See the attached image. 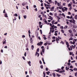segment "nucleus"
<instances>
[{
  "label": "nucleus",
  "mask_w": 77,
  "mask_h": 77,
  "mask_svg": "<svg viewBox=\"0 0 77 77\" xmlns=\"http://www.w3.org/2000/svg\"><path fill=\"white\" fill-rule=\"evenodd\" d=\"M70 68H73V66H70Z\"/></svg>",
  "instance_id": "bf43d9fd"
},
{
  "label": "nucleus",
  "mask_w": 77,
  "mask_h": 77,
  "mask_svg": "<svg viewBox=\"0 0 77 77\" xmlns=\"http://www.w3.org/2000/svg\"><path fill=\"white\" fill-rule=\"evenodd\" d=\"M50 15H53V13H52L51 12H50L49 13Z\"/></svg>",
  "instance_id": "79ce46f5"
},
{
  "label": "nucleus",
  "mask_w": 77,
  "mask_h": 77,
  "mask_svg": "<svg viewBox=\"0 0 77 77\" xmlns=\"http://www.w3.org/2000/svg\"><path fill=\"white\" fill-rule=\"evenodd\" d=\"M54 27V25H52V26L51 27L50 29V31L49 33V34H51V30H52V28H53Z\"/></svg>",
  "instance_id": "f257e3e1"
},
{
  "label": "nucleus",
  "mask_w": 77,
  "mask_h": 77,
  "mask_svg": "<svg viewBox=\"0 0 77 77\" xmlns=\"http://www.w3.org/2000/svg\"><path fill=\"white\" fill-rule=\"evenodd\" d=\"M69 33H71L72 32V30L71 29H70L69 30Z\"/></svg>",
  "instance_id": "dca6fc26"
},
{
  "label": "nucleus",
  "mask_w": 77,
  "mask_h": 77,
  "mask_svg": "<svg viewBox=\"0 0 77 77\" xmlns=\"http://www.w3.org/2000/svg\"><path fill=\"white\" fill-rule=\"evenodd\" d=\"M71 37H73V34L72 33H71Z\"/></svg>",
  "instance_id": "e2e57ef3"
},
{
  "label": "nucleus",
  "mask_w": 77,
  "mask_h": 77,
  "mask_svg": "<svg viewBox=\"0 0 77 77\" xmlns=\"http://www.w3.org/2000/svg\"><path fill=\"white\" fill-rule=\"evenodd\" d=\"M66 18H68L69 19L70 18V17L69 16H66Z\"/></svg>",
  "instance_id": "4d7b16f0"
},
{
  "label": "nucleus",
  "mask_w": 77,
  "mask_h": 77,
  "mask_svg": "<svg viewBox=\"0 0 77 77\" xmlns=\"http://www.w3.org/2000/svg\"><path fill=\"white\" fill-rule=\"evenodd\" d=\"M71 6V4H69L68 5V7H70Z\"/></svg>",
  "instance_id": "58836bf2"
},
{
  "label": "nucleus",
  "mask_w": 77,
  "mask_h": 77,
  "mask_svg": "<svg viewBox=\"0 0 77 77\" xmlns=\"http://www.w3.org/2000/svg\"><path fill=\"white\" fill-rule=\"evenodd\" d=\"M40 54L42 56V51H41V52L40 53Z\"/></svg>",
  "instance_id": "774afa93"
},
{
  "label": "nucleus",
  "mask_w": 77,
  "mask_h": 77,
  "mask_svg": "<svg viewBox=\"0 0 77 77\" xmlns=\"http://www.w3.org/2000/svg\"><path fill=\"white\" fill-rule=\"evenodd\" d=\"M65 42H66V45H67V47L68 48L69 47V43L67 42H66V40H65Z\"/></svg>",
  "instance_id": "7ed1b4c3"
},
{
  "label": "nucleus",
  "mask_w": 77,
  "mask_h": 77,
  "mask_svg": "<svg viewBox=\"0 0 77 77\" xmlns=\"http://www.w3.org/2000/svg\"><path fill=\"white\" fill-rule=\"evenodd\" d=\"M57 5L58 6H60V3L58 2V3L57 4Z\"/></svg>",
  "instance_id": "c85d7f7f"
},
{
  "label": "nucleus",
  "mask_w": 77,
  "mask_h": 77,
  "mask_svg": "<svg viewBox=\"0 0 77 77\" xmlns=\"http://www.w3.org/2000/svg\"><path fill=\"white\" fill-rule=\"evenodd\" d=\"M68 50H69V51H71V48L68 47Z\"/></svg>",
  "instance_id": "0e129e2a"
},
{
  "label": "nucleus",
  "mask_w": 77,
  "mask_h": 77,
  "mask_svg": "<svg viewBox=\"0 0 77 77\" xmlns=\"http://www.w3.org/2000/svg\"><path fill=\"white\" fill-rule=\"evenodd\" d=\"M72 2L73 4H76V3H75V1H74V0H72Z\"/></svg>",
  "instance_id": "f3484780"
},
{
  "label": "nucleus",
  "mask_w": 77,
  "mask_h": 77,
  "mask_svg": "<svg viewBox=\"0 0 77 77\" xmlns=\"http://www.w3.org/2000/svg\"><path fill=\"white\" fill-rule=\"evenodd\" d=\"M52 75H53V76L54 77H56V74L55 73H54L52 74Z\"/></svg>",
  "instance_id": "a211bd4d"
},
{
  "label": "nucleus",
  "mask_w": 77,
  "mask_h": 77,
  "mask_svg": "<svg viewBox=\"0 0 77 77\" xmlns=\"http://www.w3.org/2000/svg\"><path fill=\"white\" fill-rule=\"evenodd\" d=\"M2 43L3 44H6V38H4L2 42Z\"/></svg>",
  "instance_id": "f03ea898"
},
{
  "label": "nucleus",
  "mask_w": 77,
  "mask_h": 77,
  "mask_svg": "<svg viewBox=\"0 0 77 77\" xmlns=\"http://www.w3.org/2000/svg\"><path fill=\"white\" fill-rule=\"evenodd\" d=\"M39 27H40V28H42V25H39Z\"/></svg>",
  "instance_id": "cd10ccee"
},
{
  "label": "nucleus",
  "mask_w": 77,
  "mask_h": 77,
  "mask_svg": "<svg viewBox=\"0 0 77 77\" xmlns=\"http://www.w3.org/2000/svg\"><path fill=\"white\" fill-rule=\"evenodd\" d=\"M23 17L24 19H26V18H27V16L26 15L24 16Z\"/></svg>",
  "instance_id": "2f4dec72"
},
{
  "label": "nucleus",
  "mask_w": 77,
  "mask_h": 77,
  "mask_svg": "<svg viewBox=\"0 0 77 77\" xmlns=\"http://www.w3.org/2000/svg\"><path fill=\"white\" fill-rule=\"evenodd\" d=\"M44 47L43 46H42L41 48H42V49H44Z\"/></svg>",
  "instance_id": "69168bd1"
},
{
  "label": "nucleus",
  "mask_w": 77,
  "mask_h": 77,
  "mask_svg": "<svg viewBox=\"0 0 77 77\" xmlns=\"http://www.w3.org/2000/svg\"><path fill=\"white\" fill-rule=\"evenodd\" d=\"M34 48V46L32 45L31 46V49L32 50H33Z\"/></svg>",
  "instance_id": "2eb2a0df"
},
{
  "label": "nucleus",
  "mask_w": 77,
  "mask_h": 77,
  "mask_svg": "<svg viewBox=\"0 0 77 77\" xmlns=\"http://www.w3.org/2000/svg\"><path fill=\"white\" fill-rule=\"evenodd\" d=\"M29 73L30 74H32V72L30 71H29Z\"/></svg>",
  "instance_id": "3c124183"
},
{
  "label": "nucleus",
  "mask_w": 77,
  "mask_h": 77,
  "mask_svg": "<svg viewBox=\"0 0 77 77\" xmlns=\"http://www.w3.org/2000/svg\"><path fill=\"white\" fill-rule=\"evenodd\" d=\"M65 72V70H63L60 71L59 72V73H62L63 72Z\"/></svg>",
  "instance_id": "39448f33"
},
{
  "label": "nucleus",
  "mask_w": 77,
  "mask_h": 77,
  "mask_svg": "<svg viewBox=\"0 0 77 77\" xmlns=\"http://www.w3.org/2000/svg\"><path fill=\"white\" fill-rule=\"evenodd\" d=\"M56 75L57 76H58V77H60V76H61V75H59L58 74H57Z\"/></svg>",
  "instance_id": "393cba45"
},
{
  "label": "nucleus",
  "mask_w": 77,
  "mask_h": 77,
  "mask_svg": "<svg viewBox=\"0 0 77 77\" xmlns=\"http://www.w3.org/2000/svg\"><path fill=\"white\" fill-rule=\"evenodd\" d=\"M61 9H62V11H63V12H65V9H64V8H62Z\"/></svg>",
  "instance_id": "9b49d317"
},
{
  "label": "nucleus",
  "mask_w": 77,
  "mask_h": 77,
  "mask_svg": "<svg viewBox=\"0 0 77 77\" xmlns=\"http://www.w3.org/2000/svg\"><path fill=\"white\" fill-rule=\"evenodd\" d=\"M44 45H47V43L46 42L44 44Z\"/></svg>",
  "instance_id": "680f3d73"
},
{
  "label": "nucleus",
  "mask_w": 77,
  "mask_h": 77,
  "mask_svg": "<svg viewBox=\"0 0 77 77\" xmlns=\"http://www.w3.org/2000/svg\"><path fill=\"white\" fill-rule=\"evenodd\" d=\"M14 16H15V17H17L18 14H14Z\"/></svg>",
  "instance_id": "c756f323"
},
{
  "label": "nucleus",
  "mask_w": 77,
  "mask_h": 77,
  "mask_svg": "<svg viewBox=\"0 0 77 77\" xmlns=\"http://www.w3.org/2000/svg\"><path fill=\"white\" fill-rule=\"evenodd\" d=\"M66 5V3H63V6H65Z\"/></svg>",
  "instance_id": "6e6d98bb"
},
{
  "label": "nucleus",
  "mask_w": 77,
  "mask_h": 77,
  "mask_svg": "<svg viewBox=\"0 0 77 77\" xmlns=\"http://www.w3.org/2000/svg\"><path fill=\"white\" fill-rule=\"evenodd\" d=\"M40 67L41 68V69H43V66L42 65L40 66Z\"/></svg>",
  "instance_id": "37998d69"
},
{
  "label": "nucleus",
  "mask_w": 77,
  "mask_h": 77,
  "mask_svg": "<svg viewBox=\"0 0 77 77\" xmlns=\"http://www.w3.org/2000/svg\"><path fill=\"white\" fill-rule=\"evenodd\" d=\"M30 42L31 44H33V40H32V39H30Z\"/></svg>",
  "instance_id": "4468645a"
},
{
  "label": "nucleus",
  "mask_w": 77,
  "mask_h": 77,
  "mask_svg": "<svg viewBox=\"0 0 77 77\" xmlns=\"http://www.w3.org/2000/svg\"><path fill=\"white\" fill-rule=\"evenodd\" d=\"M38 23L39 24V25H41V24H42V23L41 22H39Z\"/></svg>",
  "instance_id": "603ef678"
},
{
  "label": "nucleus",
  "mask_w": 77,
  "mask_h": 77,
  "mask_svg": "<svg viewBox=\"0 0 77 77\" xmlns=\"http://www.w3.org/2000/svg\"><path fill=\"white\" fill-rule=\"evenodd\" d=\"M57 3H58V2H57V1H55V5H57Z\"/></svg>",
  "instance_id": "473e14b6"
},
{
  "label": "nucleus",
  "mask_w": 77,
  "mask_h": 77,
  "mask_svg": "<svg viewBox=\"0 0 77 77\" xmlns=\"http://www.w3.org/2000/svg\"><path fill=\"white\" fill-rule=\"evenodd\" d=\"M5 48H8V47H7V46H5L4 47Z\"/></svg>",
  "instance_id": "338daca9"
},
{
  "label": "nucleus",
  "mask_w": 77,
  "mask_h": 77,
  "mask_svg": "<svg viewBox=\"0 0 77 77\" xmlns=\"http://www.w3.org/2000/svg\"><path fill=\"white\" fill-rule=\"evenodd\" d=\"M40 32L41 34H42V30H40Z\"/></svg>",
  "instance_id": "09e8293b"
},
{
  "label": "nucleus",
  "mask_w": 77,
  "mask_h": 77,
  "mask_svg": "<svg viewBox=\"0 0 77 77\" xmlns=\"http://www.w3.org/2000/svg\"><path fill=\"white\" fill-rule=\"evenodd\" d=\"M46 74L48 75H49V74H50V72L49 71L47 72H46Z\"/></svg>",
  "instance_id": "412c9836"
},
{
  "label": "nucleus",
  "mask_w": 77,
  "mask_h": 77,
  "mask_svg": "<svg viewBox=\"0 0 77 77\" xmlns=\"http://www.w3.org/2000/svg\"><path fill=\"white\" fill-rule=\"evenodd\" d=\"M73 41L74 42H76V41H77V39H74L73 40Z\"/></svg>",
  "instance_id": "49530a36"
},
{
  "label": "nucleus",
  "mask_w": 77,
  "mask_h": 77,
  "mask_svg": "<svg viewBox=\"0 0 77 77\" xmlns=\"http://www.w3.org/2000/svg\"><path fill=\"white\" fill-rule=\"evenodd\" d=\"M61 32H62V33H64L65 32H64V30L63 29H61Z\"/></svg>",
  "instance_id": "5701e85b"
},
{
  "label": "nucleus",
  "mask_w": 77,
  "mask_h": 77,
  "mask_svg": "<svg viewBox=\"0 0 77 77\" xmlns=\"http://www.w3.org/2000/svg\"><path fill=\"white\" fill-rule=\"evenodd\" d=\"M43 38L45 40H46V39H47V38L45 37H44Z\"/></svg>",
  "instance_id": "13d9d810"
},
{
  "label": "nucleus",
  "mask_w": 77,
  "mask_h": 77,
  "mask_svg": "<svg viewBox=\"0 0 77 77\" xmlns=\"http://www.w3.org/2000/svg\"><path fill=\"white\" fill-rule=\"evenodd\" d=\"M73 70H74V71H77V68H74L73 69Z\"/></svg>",
  "instance_id": "e433bc0d"
},
{
  "label": "nucleus",
  "mask_w": 77,
  "mask_h": 77,
  "mask_svg": "<svg viewBox=\"0 0 77 77\" xmlns=\"http://www.w3.org/2000/svg\"><path fill=\"white\" fill-rule=\"evenodd\" d=\"M39 54V53H38L37 52H36L35 54V56H37V54Z\"/></svg>",
  "instance_id": "f704fd0d"
},
{
  "label": "nucleus",
  "mask_w": 77,
  "mask_h": 77,
  "mask_svg": "<svg viewBox=\"0 0 77 77\" xmlns=\"http://www.w3.org/2000/svg\"><path fill=\"white\" fill-rule=\"evenodd\" d=\"M57 19H58V20H60V17H59V16H57Z\"/></svg>",
  "instance_id": "bb28decb"
},
{
  "label": "nucleus",
  "mask_w": 77,
  "mask_h": 77,
  "mask_svg": "<svg viewBox=\"0 0 77 77\" xmlns=\"http://www.w3.org/2000/svg\"><path fill=\"white\" fill-rule=\"evenodd\" d=\"M39 63L40 64H42V61H41V60H40L39 61Z\"/></svg>",
  "instance_id": "052dcab7"
},
{
  "label": "nucleus",
  "mask_w": 77,
  "mask_h": 77,
  "mask_svg": "<svg viewBox=\"0 0 77 77\" xmlns=\"http://www.w3.org/2000/svg\"><path fill=\"white\" fill-rule=\"evenodd\" d=\"M45 51V50H44V49H42V52L43 53H44V52Z\"/></svg>",
  "instance_id": "f8f14e48"
},
{
  "label": "nucleus",
  "mask_w": 77,
  "mask_h": 77,
  "mask_svg": "<svg viewBox=\"0 0 77 77\" xmlns=\"http://www.w3.org/2000/svg\"><path fill=\"white\" fill-rule=\"evenodd\" d=\"M61 44H64V42L62 41H61V42H60Z\"/></svg>",
  "instance_id": "ea45409f"
},
{
  "label": "nucleus",
  "mask_w": 77,
  "mask_h": 77,
  "mask_svg": "<svg viewBox=\"0 0 77 77\" xmlns=\"http://www.w3.org/2000/svg\"><path fill=\"white\" fill-rule=\"evenodd\" d=\"M60 29H63V26H61L60 27Z\"/></svg>",
  "instance_id": "c9c22d12"
},
{
  "label": "nucleus",
  "mask_w": 77,
  "mask_h": 77,
  "mask_svg": "<svg viewBox=\"0 0 77 77\" xmlns=\"http://www.w3.org/2000/svg\"><path fill=\"white\" fill-rule=\"evenodd\" d=\"M26 5V3L25 2H23L22 4V6H24Z\"/></svg>",
  "instance_id": "72a5a7b5"
},
{
  "label": "nucleus",
  "mask_w": 77,
  "mask_h": 77,
  "mask_svg": "<svg viewBox=\"0 0 77 77\" xmlns=\"http://www.w3.org/2000/svg\"><path fill=\"white\" fill-rule=\"evenodd\" d=\"M25 37H26V36L24 35H23L22 36V38H25Z\"/></svg>",
  "instance_id": "5fc2aeb1"
},
{
  "label": "nucleus",
  "mask_w": 77,
  "mask_h": 77,
  "mask_svg": "<svg viewBox=\"0 0 77 77\" xmlns=\"http://www.w3.org/2000/svg\"><path fill=\"white\" fill-rule=\"evenodd\" d=\"M69 71H71L70 72L73 71V69H69Z\"/></svg>",
  "instance_id": "4c0bfd02"
},
{
  "label": "nucleus",
  "mask_w": 77,
  "mask_h": 77,
  "mask_svg": "<svg viewBox=\"0 0 77 77\" xmlns=\"http://www.w3.org/2000/svg\"><path fill=\"white\" fill-rule=\"evenodd\" d=\"M43 77H45V73L44 72H43Z\"/></svg>",
  "instance_id": "b1692460"
},
{
  "label": "nucleus",
  "mask_w": 77,
  "mask_h": 77,
  "mask_svg": "<svg viewBox=\"0 0 77 77\" xmlns=\"http://www.w3.org/2000/svg\"><path fill=\"white\" fill-rule=\"evenodd\" d=\"M5 17H8V14H7V13H5Z\"/></svg>",
  "instance_id": "ddd939ff"
},
{
  "label": "nucleus",
  "mask_w": 77,
  "mask_h": 77,
  "mask_svg": "<svg viewBox=\"0 0 77 77\" xmlns=\"http://www.w3.org/2000/svg\"><path fill=\"white\" fill-rule=\"evenodd\" d=\"M22 58L24 60H26V58H25V57H22Z\"/></svg>",
  "instance_id": "c03bdc74"
},
{
  "label": "nucleus",
  "mask_w": 77,
  "mask_h": 77,
  "mask_svg": "<svg viewBox=\"0 0 77 77\" xmlns=\"http://www.w3.org/2000/svg\"><path fill=\"white\" fill-rule=\"evenodd\" d=\"M45 2L46 3H47V4H48V5H50V3L49 2H48V1H46Z\"/></svg>",
  "instance_id": "8fccbe9b"
},
{
  "label": "nucleus",
  "mask_w": 77,
  "mask_h": 77,
  "mask_svg": "<svg viewBox=\"0 0 77 77\" xmlns=\"http://www.w3.org/2000/svg\"><path fill=\"white\" fill-rule=\"evenodd\" d=\"M63 8L64 9V11H68V8L66 7H64Z\"/></svg>",
  "instance_id": "6e6552de"
},
{
  "label": "nucleus",
  "mask_w": 77,
  "mask_h": 77,
  "mask_svg": "<svg viewBox=\"0 0 77 77\" xmlns=\"http://www.w3.org/2000/svg\"><path fill=\"white\" fill-rule=\"evenodd\" d=\"M70 23H72V20H69Z\"/></svg>",
  "instance_id": "de8ad7c7"
},
{
  "label": "nucleus",
  "mask_w": 77,
  "mask_h": 77,
  "mask_svg": "<svg viewBox=\"0 0 77 77\" xmlns=\"http://www.w3.org/2000/svg\"><path fill=\"white\" fill-rule=\"evenodd\" d=\"M72 23H73L74 24H75V20H74V19H73V21H72Z\"/></svg>",
  "instance_id": "9d476101"
},
{
  "label": "nucleus",
  "mask_w": 77,
  "mask_h": 77,
  "mask_svg": "<svg viewBox=\"0 0 77 77\" xmlns=\"http://www.w3.org/2000/svg\"><path fill=\"white\" fill-rule=\"evenodd\" d=\"M39 48H38L37 49V52H39Z\"/></svg>",
  "instance_id": "a19ab883"
},
{
  "label": "nucleus",
  "mask_w": 77,
  "mask_h": 77,
  "mask_svg": "<svg viewBox=\"0 0 77 77\" xmlns=\"http://www.w3.org/2000/svg\"><path fill=\"white\" fill-rule=\"evenodd\" d=\"M28 62V64L29 65V66H31V61H29L27 62Z\"/></svg>",
  "instance_id": "423d86ee"
},
{
  "label": "nucleus",
  "mask_w": 77,
  "mask_h": 77,
  "mask_svg": "<svg viewBox=\"0 0 77 77\" xmlns=\"http://www.w3.org/2000/svg\"><path fill=\"white\" fill-rule=\"evenodd\" d=\"M75 18V20H77V15H75V16L74 17Z\"/></svg>",
  "instance_id": "aec40b11"
},
{
  "label": "nucleus",
  "mask_w": 77,
  "mask_h": 77,
  "mask_svg": "<svg viewBox=\"0 0 77 77\" xmlns=\"http://www.w3.org/2000/svg\"><path fill=\"white\" fill-rule=\"evenodd\" d=\"M54 6L52 7L51 8V11H54Z\"/></svg>",
  "instance_id": "0eeeda50"
},
{
  "label": "nucleus",
  "mask_w": 77,
  "mask_h": 77,
  "mask_svg": "<svg viewBox=\"0 0 77 77\" xmlns=\"http://www.w3.org/2000/svg\"><path fill=\"white\" fill-rule=\"evenodd\" d=\"M72 39H73V38H72V37H71L69 39V41H71L72 40Z\"/></svg>",
  "instance_id": "4be33fe9"
},
{
  "label": "nucleus",
  "mask_w": 77,
  "mask_h": 77,
  "mask_svg": "<svg viewBox=\"0 0 77 77\" xmlns=\"http://www.w3.org/2000/svg\"><path fill=\"white\" fill-rule=\"evenodd\" d=\"M49 18H49V19L50 20H53V17H51V16H49Z\"/></svg>",
  "instance_id": "1a4fd4ad"
},
{
  "label": "nucleus",
  "mask_w": 77,
  "mask_h": 77,
  "mask_svg": "<svg viewBox=\"0 0 77 77\" xmlns=\"http://www.w3.org/2000/svg\"><path fill=\"white\" fill-rule=\"evenodd\" d=\"M61 15L62 16H63L64 18H65V15L64 13L62 14Z\"/></svg>",
  "instance_id": "6ab92c4d"
},
{
  "label": "nucleus",
  "mask_w": 77,
  "mask_h": 77,
  "mask_svg": "<svg viewBox=\"0 0 77 77\" xmlns=\"http://www.w3.org/2000/svg\"><path fill=\"white\" fill-rule=\"evenodd\" d=\"M72 48H73V49H74V48H75V47L73 45H72Z\"/></svg>",
  "instance_id": "a18cd8bd"
},
{
  "label": "nucleus",
  "mask_w": 77,
  "mask_h": 77,
  "mask_svg": "<svg viewBox=\"0 0 77 77\" xmlns=\"http://www.w3.org/2000/svg\"><path fill=\"white\" fill-rule=\"evenodd\" d=\"M57 8H59L60 9H62V8L61 7H57Z\"/></svg>",
  "instance_id": "864d4df0"
},
{
  "label": "nucleus",
  "mask_w": 77,
  "mask_h": 77,
  "mask_svg": "<svg viewBox=\"0 0 77 77\" xmlns=\"http://www.w3.org/2000/svg\"><path fill=\"white\" fill-rule=\"evenodd\" d=\"M67 28H68V26H66L64 27V29H67Z\"/></svg>",
  "instance_id": "7c9ffc66"
},
{
  "label": "nucleus",
  "mask_w": 77,
  "mask_h": 77,
  "mask_svg": "<svg viewBox=\"0 0 77 77\" xmlns=\"http://www.w3.org/2000/svg\"><path fill=\"white\" fill-rule=\"evenodd\" d=\"M56 41H59V38H58V37L56 38Z\"/></svg>",
  "instance_id": "a878e982"
},
{
  "label": "nucleus",
  "mask_w": 77,
  "mask_h": 77,
  "mask_svg": "<svg viewBox=\"0 0 77 77\" xmlns=\"http://www.w3.org/2000/svg\"><path fill=\"white\" fill-rule=\"evenodd\" d=\"M43 44V42H40L38 43L37 44L38 45V46H40V45H42Z\"/></svg>",
  "instance_id": "20e7f679"
}]
</instances>
